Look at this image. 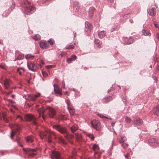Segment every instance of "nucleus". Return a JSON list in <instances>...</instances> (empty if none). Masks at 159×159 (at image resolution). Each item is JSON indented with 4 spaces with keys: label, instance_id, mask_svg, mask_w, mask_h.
Instances as JSON below:
<instances>
[{
    "label": "nucleus",
    "instance_id": "26",
    "mask_svg": "<svg viewBox=\"0 0 159 159\" xmlns=\"http://www.w3.org/2000/svg\"><path fill=\"white\" fill-rule=\"evenodd\" d=\"M106 34V31L104 30L98 32V36L100 38L102 39L105 36Z\"/></svg>",
    "mask_w": 159,
    "mask_h": 159
},
{
    "label": "nucleus",
    "instance_id": "6",
    "mask_svg": "<svg viewBox=\"0 0 159 159\" xmlns=\"http://www.w3.org/2000/svg\"><path fill=\"white\" fill-rule=\"evenodd\" d=\"M91 124L93 128L97 130H99L101 128V126L99 121L94 120L91 121Z\"/></svg>",
    "mask_w": 159,
    "mask_h": 159
},
{
    "label": "nucleus",
    "instance_id": "16",
    "mask_svg": "<svg viewBox=\"0 0 159 159\" xmlns=\"http://www.w3.org/2000/svg\"><path fill=\"white\" fill-rule=\"evenodd\" d=\"M124 43L125 44H130L134 42V39L131 37H129V39L127 38H125L124 39Z\"/></svg>",
    "mask_w": 159,
    "mask_h": 159
},
{
    "label": "nucleus",
    "instance_id": "31",
    "mask_svg": "<svg viewBox=\"0 0 159 159\" xmlns=\"http://www.w3.org/2000/svg\"><path fill=\"white\" fill-rule=\"evenodd\" d=\"M78 129V126L75 125H73L72 127H71V131L74 133Z\"/></svg>",
    "mask_w": 159,
    "mask_h": 159
},
{
    "label": "nucleus",
    "instance_id": "57",
    "mask_svg": "<svg viewBox=\"0 0 159 159\" xmlns=\"http://www.w3.org/2000/svg\"><path fill=\"white\" fill-rule=\"evenodd\" d=\"M156 38L158 40L159 39V34L158 33L156 34Z\"/></svg>",
    "mask_w": 159,
    "mask_h": 159
},
{
    "label": "nucleus",
    "instance_id": "27",
    "mask_svg": "<svg viewBox=\"0 0 159 159\" xmlns=\"http://www.w3.org/2000/svg\"><path fill=\"white\" fill-rule=\"evenodd\" d=\"M67 109L71 115H74L75 112V110L72 106H69L67 107Z\"/></svg>",
    "mask_w": 159,
    "mask_h": 159
},
{
    "label": "nucleus",
    "instance_id": "21",
    "mask_svg": "<svg viewBox=\"0 0 159 159\" xmlns=\"http://www.w3.org/2000/svg\"><path fill=\"white\" fill-rule=\"evenodd\" d=\"M148 13L151 16L155 15L156 14V9L155 8L153 7L152 9H149Z\"/></svg>",
    "mask_w": 159,
    "mask_h": 159
},
{
    "label": "nucleus",
    "instance_id": "41",
    "mask_svg": "<svg viewBox=\"0 0 159 159\" xmlns=\"http://www.w3.org/2000/svg\"><path fill=\"white\" fill-rule=\"evenodd\" d=\"M92 148L93 149L94 151H96L99 149V146H98V145L96 144H93V146Z\"/></svg>",
    "mask_w": 159,
    "mask_h": 159
},
{
    "label": "nucleus",
    "instance_id": "1",
    "mask_svg": "<svg viewBox=\"0 0 159 159\" xmlns=\"http://www.w3.org/2000/svg\"><path fill=\"white\" fill-rule=\"evenodd\" d=\"M45 110H46L48 111V114L50 118H53L56 115V112L55 110L50 107L47 106L46 107V109H41L39 113L40 116L42 115L43 119H45V117L44 115Z\"/></svg>",
    "mask_w": 159,
    "mask_h": 159
},
{
    "label": "nucleus",
    "instance_id": "43",
    "mask_svg": "<svg viewBox=\"0 0 159 159\" xmlns=\"http://www.w3.org/2000/svg\"><path fill=\"white\" fill-rule=\"evenodd\" d=\"M40 36L39 34H36L34 37V39L36 40H38L40 39Z\"/></svg>",
    "mask_w": 159,
    "mask_h": 159
},
{
    "label": "nucleus",
    "instance_id": "17",
    "mask_svg": "<svg viewBox=\"0 0 159 159\" xmlns=\"http://www.w3.org/2000/svg\"><path fill=\"white\" fill-rule=\"evenodd\" d=\"M15 130L14 131L12 130V132L11 133V138H12L14 136V134L16 132H18L20 130V128L19 125H16V126H15L14 128Z\"/></svg>",
    "mask_w": 159,
    "mask_h": 159
},
{
    "label": "nucleus",
    "instance_id": "40",
    "mask_svg": "<svg viewBox=\"0 0 159 159\" xmlns=\"http://www.w3.org/2000/svg\"><path fill=\"white\" fill-rule=\"evenodd\" d=\"M75 46L73 44H71L69 45H66V48L67 49H72L74 48Z\"/></svg>",
    "mask_w": 159,
    "mask_h": 159
},
{
    "label": "nucleus",
    "instance_id": "52",
    "mask_svg": "<svg viewBox=\"0 0 159 159\" xmlns=\"http://www.w3.org/2000/svg\"><path fill=\"white\" fill-rule=\"evenodd\" d=\"M48 42L51 45L53 44L51 40H49L48 41Z\"/></svg>",
    "mask_w": 159,
    "mask_h": 159
},
{
    "label": "nucleus",
    "instance_id": "55",
    "mask_svg": "<svg viewBox=\"0 0 159 159\" xmlns=\"http://www.w3.org/2000/svg\"><path fill=\"white\" fill-rule=\"evenodd\" d=\"M23 69V68H22V67H20V68H17V72H19V71H19L20 69Z\"/></svg>",
    "mask_w": 159,
    "mask_h": 159
},
{
    "label": "nucleus",
    "instance_id": "8",
    "mask_svg": "<svg viewBox=\"0 0 159 159\" xmlns=\"http://www.w3.org/2000/svg\"><path fill=\"white\" fill-rule=\"evenodd\" d=\"M40 95V93H38L37 94L33 95H27L26 96H24L23 97L26 100L34 101L35 100L38 98L39 97Z\"/></svg>",
    "mask_w": 159,
    "mask_h": 159
},
{
    "label": "nucleus",
    "instance_id": "39",
    "mask_svg": "<svg viewBox=\"0 0 159 159\" xmlns=\"http://www.w3.org/2000/svg\"><path fill=\"white\" fill-rule=\"evenodd\" d=\"M34 56L30 54H27L25 56V58L26 59H33L34 57Z\"/></svg>",
    "mask_w": 159,
    "mask_h": 159
},
{
    "label": "nucleus",
    "instance_id": "2",
    "mask_svg": "<svg viewBox=\"0 0 159 159\" xmlns=\"http://www.w3.org/2000/svg\"><path fill=\"white\" fill-rule=\"evenodd\" d=\"M52 135L55 137L56 136V134L55 132L47 130L41 133V137L43 138H45L48 143H50L52 142Z\"/></svg>",
    "mask_w": 159,
    "mask_h": 159
},
{
    "label": "nucleus",
    "instance_id": "47",
    "mask_svg": "<svg viewBox=\"0 0 159 159\" xmlns=\"http://www.w3.org/2000/svg\"><path fill=\"white\" fill-rule=\"evenodd\" d=\"M124 156L126 158L129 159V154L128 153H127L124 155Z\"/></svg>",
    "mask_w": 159,
    "mask_h": 159
},
{
    "label": "nucleus",
    "instance_id": "7",
    "mask_svg": "<svg viewBox=\"0 0 159 159\" xmlns=\"http://www.w3.org/2000/svg\"><path fill=\"white\" fill-rule=\"evenodd\" d=\"M23 150L24 151L25 153L28 154V156L30 157H32L36 155L35 153L33 152L36 151V149H31L30 148H27L26 149L23 148Z\"/></svg>",
    "mask_w": 159,
    "mask_h": 159
},
{
    "label": "nucleus",
    "instance_id": "51",
    "mask_svg": "<svg viewBox=\"0 0 159 159\" xmlns=\"http://www.w3.org/2000/svg\"><path fill=\"white\" fill-rule=\"evenodd\" d=\"M156 70H157V71H158V70L159 69V66L158 64H157L156 66Z\"/></svg>",
    "mask_w": 159,
    "mask_h": 159
},
{
    "label": "nucleus",
    "instance_id": "25",
    "mask_svg": "<svg viewBox=\"0 0 159 159\" xmlns=\"http://www.w3.org/2000/svg\"><path fill=\"white\" fill-rule=\"evenodd\" d=\"M95 44L96 46L98 48H101L102 46V42L98 39H95L94 41Z\"/></svg>",
    "mask_w": 159,
    "mask_h": 159
},
{
    "label": "nucleus",
    "instance_id": "14",
    "mask_svg": "<svg viewBox=\"0 0 159 159\" xmlns=\"http://www.w3.org/2000/svg\"><path fill=\"white\" fill-rule=\"evenodd\" d=\"M15 2L13 0L12 1V5H11L10 7L8 8L7 10L5 11L6 12V14L5 15L6 17L8 16L9 14L11 12V11L14 9L15 8Z\"/></svg>",
    "mask_w": 159,
    "mask_h": 159
},
{
    "label": "nucleus",
    "instance_id": "62",
    "mask_svg": "<svg viewBox=\"0 0 159 159\" xmlns=\"http://www.w3.org/2000/svg\"><path fill=\"white\" fill-rule=\"evenodd\" d=\"M11 97L13 98H14L15 97V95H11Z\"/></svg>",
    "mask_w": 159,
    "mask_h": 159
},
{
    "label": "nucleus",
    "instance_id": "18",
    "mask_svg": "<svg viewBox=\"0 0 159 159\" xmlns=\"http://www.w3.org/2000/svg\"><path fill=\"white\" fill-rule=\"evenodd\" d=\"M20 3L21 6L24 8L27 7L30 5V3L27 0H21Z\"/></svg>",
    "mask_w": 159,
    "mask_h": 159
},
{
    "label": "nucleus",
    "instance_id": "12",
    "mask_svg": "<svg viewBox=\"0 0 159 159\" xmlns=\"http://www.w3.org/2000/svg\"><path fill=\"white\" fill-rule=\"evenodd\" d=\"M133 125L134 126H140L143 123L142 120L139 118H137L134 119L133 120Z\"/></svg>",
    "mask_w": 159,
    "mask_h": 159
},
{
    "label": "nucleus",
    "instance_id": "45",
    "mask_svg": "<svg viewBox=\"0 0 159 159\" xmlns=\"http://www.w3.org/2000/svg\"><path fill=\"white\" fill-rule=\"evenodd\" d=\"M98 116L100 117L101 118H105L107 119L108 118L107 117L101 114L98 113Z\"/></svg>",
    "mask_w": 159,
    "mask_h": 159
},
{
    "label": "nucleus",
    "instance_id": "35",
    "mask_svg": "<svg viewBox=\"0 0 159 159\" xmlns=\"http://www.w3.org/2000/svg\"><path fill=\"white\" fill-rule=\"evenodd\" d=\"M112 97L111 96H109L105 98L103 100L105 101H104V102L106 103L107 102H109L111 100H112Z\"/></svg>",
    "mask_w": 159,
    "mask_h": 159
},
{
    "label": "nucleus",
    "instance_id": "24",
    "mask_svg": "<svg viewBox=\"0 0 159 159\" xmlns=\"http://www.w3.org/2000/svg\"><path fill=\"white\" fill-rule=\"evenodd\" d=\"M95 8L93 7H91L89 10V16L90 18H92L93 15V12Z\"/></svg>",
    "mask_w": 159,
    "mask_h": 159
},
{
    "label": "nucleus",
    "instance_id": "49",
    "mask_svg": "<svg viewBox=\"0 0 159 159\" xmlns=\"http://www.w3.org/2000/svg\"><path fill=\"white\" fill-rule=\"evenodd\" d=\"M55 66V65H48L46 66L47 67L49 68H52L53 67H54Z\"/></svg>",
    "mask_w": 159,
    "mask_h": 159
},
{
    "label": "nucleus",
    "instance_id": "20",
    "mask_svg": "<svg viewBox=\"0 0 159 159\" xmlns=\"http://www.w3.org/2000/svg\"><path fill=\"white\" fill-rule=\"evenodd\" d=\"M39 45L41 48L43 49L47 48L49 46L48 44L46 41L41 42L39 44Z\"/></svg>",
    "mask_w": 159,
    "mask_h": 159
},
{
    "label": "nucleus",
    "instance_id": "59",
    "mask_svg": "<svg viewBox=\"0 0 159 159\" xmlns=\"http://www.w3.org/2000/svg\"><path fill=\"white\" fill-rule=\"evenodd\" d=\"M154 25L156 27H157L158 26V25L157 24L154 23Z\"/></svg>",
    "mask_w": 159,
    "mask_h": 159
},
{
    "label": "nucleus",
    "instance_id": "44",
    "mask_svg": "<svg viewBox=\"0 0 159 159\" xmlns=\"http://www.w3.org/2000/svg\"><path fill=\"white\" fill-rule=\"evenodd\" d=\"M130 16V13H128L125 15L123 16V18L125 19H127Z\"/></svg>",
    "mask_w": 159,
    "mask_h": 159
},
{
    "label": "nucleus",
    "instance_id": "60",
    "mask_svg": "<svg viewBox=\"0 0 159 159\" xmlns=\"http://www.w3.org/2000/svg\"><path fill=\"white\" fill-rule=\"evenodd\" d=\"M154 80L155 81L156 83L157 82V79L156 77H155V78L154 79Z\"/></svg>",
    "mask_w": 159,
    "mask_h": 159
},
{
    "label": "nucleus",
    "instance_id": "53",
    "mask_svg": "<svg viewBox=\"0 0 159 159\" xmlns=\"http://www.w3.org/2000/svg\"><path fill=\"white\" fill-rule=\"evenodd\" d=\"M67 107H69V106H71L70 104V102H69V101L68 100H67Z\"/></svg>",
    "mask_w": 159,
    "mask_h": 159
},
{
    "label": "nucleus",
    "instance_id": "32",
    "mask_svg": "<svg viewBox=\"0 0 159 159\" xmlns=\"http://www.w3.org/2000/svg\"><path fill=\"white\" fill-rule=\"evenodd\" d=\"M143 34L145 36H149L151 35L150 33L148 31L146 30H142Z\"/></svg>",
    "mask_w": 159,
    "mask_h": 159
},
{
    "label": "nucleus",
    "instance_id": "38",
    "mask_svg": "<svg viewBox=\"0 0 159 159\" xmlns=\"http://www.w3.org/2000/svg\"><path fill=\"white\" fill-rule=\"evenodd\" d=\"M131 121V120L130 118L127 116H126L125 117V122L129 123Z\"/></svg>",
    "mask_w": 159,
    "mask_h": 159
},
{
    "label": "nucleus",
    "instance_id": "13",
    "mask_svg": "<svg viewBox=\"0 0 159 159\" xmlns=\"http://www.w3.org/2000/svg\"><path fill=\"white\" fill-rule=\"evenodd\" d=\"M53 86L55 93L59 94L60 95H62V89L59 88L58 85L56 84H54Z\"/></svg>",
    "mask_w": 159,
    "mask_h": 159
},
{
    "label": "nucleus",
    "instance_id": "50",
    "mask_svg": "<svg viewBox=\"0 0 159 159\" xmlns=\"http://www.w3.org/2000/svg\"><path fill=\"white\" fill-rule=\"evenodd\" d=\"M122 100L124 102L125 104H126L127 102V100L125 98H122Z\"/></svg>",
    "mask_w": 159,
    "mask_h": 159
},
{
    "label": "nucleus",
    "instance_id": "30",
    "mask_svg": "<svg viewBox=\"0 0 159 159\" xmlns=\"http://www.w3.org/2000/svg\"><path fill=\"white\" fill-rule=\"evenodd\" d=\"M74 136L72 134H69V132L67 131V133L65 134L64 135V137L67 140L72 138Z\"/></svg>",
    "mask_w": 159,
    "mask_h": 159
},
{
    "label": "nucleus",
    "instance_id": "61",
    "mask_svg": "<svg viewBox=\"0 0 159 159\" xmlns=\"http://www.w3.org/2000/svg\"><path fill=\"white\" fill-rule=\"evenodd\" d=\"M129 21H130V22L131 23H133V20H129Z\"/></svg>",
    "mask_w": 159,
    "mask_h": 159
},
{
    "label": "nucleus",
    "instance_id": "48",
    "mask_svg": "<svg viewBox=\"0 0 159 159\" xmlns=\"http://www.w3.org/2000/svg\"><path fill=\"white\" fill-rule=\"evenodd\" d=\"M20 118L21 121H23L24 120L23 119L20 115H18L17 116V118Z\"/></svg>",
    "mask_w": 159,
    "mask_h": 159
},
{
    "label": "nucleus",
    "instance_id": "54",
    "mask_svg": "<svg viewBox=\"0 0 159 159\" xmlns=\"http://www.w3.org/2000/svg\"><path fill=\"white\" fill-rule=\"evenodd\" d=\"M7 101L11 103H13L14 102L11 99H7Z\"/></svg>",
    "mask_w": 159,
    "mask_h": 159
},
{
    "label": "nucleus",
    "instance_id": "9",
    "mask_svg": "<svg viewBox=\"0 0 159 159\" xmlns=\"http://www.w3.org/2000/svg\"><path fill=\"white\" fill-rule=\"evenodd\" d=\"M52 159H62L60 153L57 151H52L50 155Z\"/></svg>",
    "mask_w": 159,
    "mask_h": 159
},
{
    "label": "nucleus",
    "instance_id": "5",
    "mask_svg": "<svg viewBox=\"0 0 159 159\" xmlns=\"http://www.w3.org/2000/svg\"><path fill=\"white\" fill-rule=\"evenodd\" d=\"M27 66L29 70L33 71H37L38 69L37 65L34 62L31 61L28 62Z\"/></svg>",
    "mask_w": 159,
    "mask_h": 159
},
{
    "label": "nucleus",
    "instance_id": "29",
    "mask_svg": "<svg viewBox=\"0 0 159 159\" xmlns=\"http://www.w3.org/2000/svg\"><path fill=\"white\" fill-rule=\"evenodd\" d=\"M154 113L156 115H159V105H157L153 109Z\"/></svg>",
    "mask_w": 159,
    "mask_h": 159
},
{
    "label": "nucleus",
    "instance_id": "28",
    "mask_svg": "<svg viewBox=\"0 0 159 159\" xmlns=\"http://www.w3.org/2000/svg\"><path fill=\"white\" fill-rule=\"evenodd\" d=\"M58 142L60 143L63 145L67 144V143L62 138V137H59L58 138Z\"/></svg>",
    "mask_w": 159,
    "mask_h": 159
},
{
    "label": "nucleus",
    "instance_id": "56",
    "mask_svg": "<svg viewBox=\"0 0 159 159\" xmlns=\"http://www.w3.org/2000/svg\"><path fill=\"white\" fill-rule=\"evenodd\" d=\"M4 121L5 122H7V123L8 122L9 120L7 119L6 118H4Z\"/></svg>",
    "mask_w": 159,
    "mask_h": 159
},
{
    "label": "nucleus",
    "instance_id": "36",
    "mask_svg": "<svg viewBox=\"0 0 159 159\" xmlns=\"http://www.w3.org/2000/svg\"><path fill=\"white\" fill-rule=\"evenodd\" d=\"M119 143L121 144V145L123 148H126L128 147V144L125 143H122L121 141H119Z\"/></svg>",
    "mask_w": 159,
    "mask_h": 159
},
{
    "label": "nucleus",
    "instance_id": "58",
    "mask_svg": "<svg viewBox=\"0 0 159 159\" xmlns=\"http://www.w3.org/2000/svg\"><path fill=\"white\" fill-rule=\"evenodd\" d=\"M78 3H77V7H76V6H75V7H74L76 9H78V10L79 9V7H78Z\"/></svg>",
    "mask_w": 159,
    "mask_h": 159
},
{
    "label": "nucleus",
    "instance_id": "46",
    "mask_svg": "<svg viewBox=\"0 0 159 159\" xmlns=\"http://www.w3.org/2000/svg\"><path fill=\"white\" fill-rule=\"evenodd\" d=\"M126 140V138L125 137H121V139L120 141H121L122 143L125 142Z\"/></svg>",
    "mask_w": 159,
    "mask_h": 159
},
{
    "label": "nucleus",
    "instance_id": "3",
    "mask_svg": "<svg viewBox=\"0 0 159 159\" xmlns=\"http://www.w3.org/2000/svg\"><path fill=\"white\" fill-rule=\"evenodd\" d=\"M52 128L62 134L67 133V128L62 125L56 124L52 125Z\"/></svg>",
    "mask_w": 159,
    "mask_h": 159
},
{
    "label": "nucleus",
    "instance_id": "63",
    "mask_svg": "<svg viewBox=\"0 0 159 159\" xmlns=\"http://www.w3.org/2000/svg\"><path fill=\"white\" fill-rule=\"evenodd\" d=\"M19 74L20 75H22V73L21 71H19Z\"/></svg>",
    "mask_w": 159,
    "mask_h": 159
},
{
    "label": "nucleus",
    "instance_id": "37",
    "mask_svg": "<svg viewBox=\"0 0 159 159\" xmlns=\"http://www.w3.org/2000/svg\"><path fill=\"white\" fill-rule=\"evenodd\" d=\"M20 137H18L16 139V141L17 142L18 145L21 147H23V145L20 144Z\"/></svg>",
    "mask_w": 159,
    "mask_h": 159
},
{
    "label": "nucleus",
    "instance_id": "15",
    "mask_svg": "<svg viewBox=\"0 0 159 159\" xmlns=\"http://www.w3.org/2000/svg\"><path fill=\"white\" fill-rule=\"evenodd\" d=\"M4 84L5 88L7 90H9L11 88L10 87V85L11 84V81L10 80L6 79L4 80Z\"/></svg>",
    "mask_w": 159,
    "mask_h": 159
},
{
    "label": "nucleus",
    "instance_id": "64",
    "mask_svg": "<svg viewBox=\"0 0 159 159\" xmlns=\"http://www.w3.org/2000/svg\"><path fill=\"white\" fill-rule=\"evenodd\" d=\"M107 0L108 2H111L113 1V0Z\"/></svg>",
    "mask_w": 159,
    "mask_h": 159
},
{
    "label": "nucleus",
    "instance_id": "11",
    "mask_svg": "<svg viewBox=\"0 0 159 159\" xmlns=\"http://www.w3.org/2000/svg\"><path fill=\"white\" fill-rule=\"evenodd\" d=\"M148 142L149 144L152 146L157 147L158 145L157 140L154 137H151L148 140Z\"/></svg>",
    "mask_w": 159,
    "mask_h": 159
},
{
    "label": "nucleus",
    "instance_id": "34",
    "mask_svg": "<svg viewBox=\"0 0 159 159\" xmlns=\"http://www.w3.org/2000/svg\"><path fill=\"white\" fill-rule=\"evenodd\" d=\"M24 55L22 54H20L17 57H16L14 61H16V60H20L23 59L24 58Z\"/></svg>",
    "mask_w": 159,
    "mask_h": 159
},
{
    "label": "nucleus",
    "instance_id": "23",
    "mask_svg": "<svg viewBox=\"0 0 159 159\" xmlns=\"http://www.w3.org/2000/svg\"><path fill=\"white\" fill-rule=\"evenodd\" d=\"M76 58L77 57L75 55H72L70 58L67 59L66 61L68 63H71L72 61L75 60L76 59Z\"/></svg>",
    "mask_w": 159,
    "mask_h": 159
},
{
    "label": "nucleus",
    "instance_id": "10",
    "mask_svg": "<svg viewBox=\"0 0 159 159\" xmlns=\"http://www.w3.org/2000/svg\"><path fill=\"white\" fill-rule=\"evenodd\" d=\"M25 8V13L27 15H30L32 14L35 10V8L34 7L30 6V5Z\"/></svg>",
    "mask_w": 159,
    "mask_h": 159
},
{
    "label": "nucleus",
    "instance_id": "42",
    "mask_svg": "<svg viewBox=\"0 0 159 159\" xmlns=\"http://www.w3.org/2000/svg\"><path fill=\"white\" fill-rule=\"evenodd\" d=\"M75 136H76V138L78 141H81V139H82V137H81V135L80 134H79L78 133H77V134L76 133L75 134Z\"/></svg>",
    "mask_w": 159,
    "mask_h": 159
},
{
    "label": "nucleus",
    "instance_id": "19",
    "mask_svg": "<svg viewBox=\"0 0 159 159\" xmlns=\"http://www.w3.org/2000/svg\"><path fill=\"white\" fill-rule=\"evenodd\" d=\"M91 25L88 22H85V30L88 33L90 32L91 28Z\"/></svg>",
    "mask_w": 159,
    "mask_h": 159
},
{
    "label": "nucleus",
    "instance_id": "33",
    "mask_svg": "<svg viewBox=\"0 0 159 159\" xmlns=\"http://www.w3.org/2000/svg\"><path fill=\"white\" fill-rule=\"evenodd\" d=\"M86 135L92 140H94V136L93 134L91 133H86Z\"/></svg>",
    "mask_w": 159,
    "mask_h": 159
},
{
    "label": "nucleus",
    "instance_id": "22",
    "mask_svg": "<svg viewBox=\"0 0 159 159\" xmlns=\"http://www.w3.org/2000/svg\"><path fill=\"white\" fill-rule=\"evenodd\" d=\"M26 142L28 143H32L34 141V138L32 135L28 136L25 138Z\"/></svg>",
    "mask_w": 159,
    "mask_h": 159
},
{
    "label": "nucleus",
    "instance_id": "4",
    "mask_svg": "<svg viewBox=\"0 0 159 159\" xmlns=\"http://www.w3.org/2000/svg\"><path fill=\"white\" fill-rule=\"evenodd\" d=\"M25 119L26 120L32 122V124L36 125L37 123L36 122L37 118L34 115L31 114H27L25 116Z\"/></svg>",
    "mask_w": 159,
    "mask_h": 159
}]
</instances>
